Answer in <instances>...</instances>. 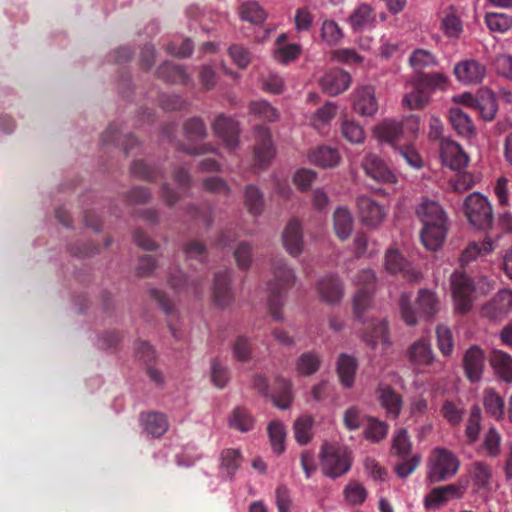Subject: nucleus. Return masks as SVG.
I'll return each mask as SVG.
<instances>
[{
  "instance_id": "obj_1",
  "label": "nucleus",
  "mask_w": 512,
  "mask_h": 512,
  "mask_svg": "<svg viewBox=\"0 0 512 512\" xmlns=\"http://www.w3.org/2000/svg\"><path fill=\"white\" fill-rule=\"evenodd\" d=\"M450 288L455 311L464 314L471 310L478 297L493 288V284L487 277H480L475 282L465 272L455 271L450 276Z\"/></svg>"
},
{
  "instance_id": "obj_2",
  "label": "nucleus",
  "mask_w": 512,
  "mask_h": 512,
  "mask_svg": "<svg viewBox=\"0 0 512 512\" xmlns=\"http://www.w3.org/2000/svg\"><path fill=\"white\" fill-rule=\"evenodd\" d=\"M419 130V118L410 115L402 119H383L372 128V135L378 142L389 144L394 149L402 140H415Z\"/></svg>"
},
{
  "instance_id": "obj_3",
  "label": "nucleus",
  "mask_w": 512,
  "mask_h": 512,
  "mask_svg": "<svg viewBox=\"0 0 512 512\" xmlns=\"http://www.w3.org/2000/svg\"><path fill=\"white\" fill-rule=\"evenodd\" d=\"M460 468L458 456L444 447H435L427 460V477L431 482L445 481L454 477Z\"/></svg>"
},
{
  "instance_id": "obj_4",
  "label": "nucleus",
  "mask_w": 512,
  "mask_h": 512,
  "mask_svg": "<svg viewBox=\"0 0 512 512\" xmlns=\"http://www.w3.org/2000/svg\"><path fill=\"white\" fill-rule=\"evenodd\" d=\"M321 469L330 478L346 474L351 468V453L344 446L324 444L320 452Z\"/></svg>"
},
{
  "instance_id": "obj_5",
  "label": "nucleus",
  "mask_w": 512,
  "mask_h": 512,
  "mask_svg": "<svg viewBox=\"0 0 512 512\" xmlns=\"http://www.w3.org/2000/svg\"><path fill=\"white\" fill-rule=\"evenodd\" d=\"M358 288L353 298V312L355 317L363 321L364 312L372 306V293L376 290L375 273L370 269L360 271L353 279Z\"/></svg>"
},
{
  "instance_id": "obj_6",
  "label": "nucleus",
  "mask_w": 512,
  "mask_h": 512,
  "mask_svg": "<svg viewBox=\"0 0 512 512\" xmlns=\"http://www.w3.org/2000/svg\"><path fill=\"white\" fill-rule=\"evenodd\" d=\"M465 215L477 229H487L492 225L493 212L488 199L478 192L468 195L464 202Z\"/></svg>"
},
{
  "instance_id": "obj_7",
  "label": "nucleus",
  "mask_w": 512,
  "mask_h": 512,
  "mask_svg": "<svg viewBox=\"0 0 512 512\" xmlns=\"http://www.w3.org/2000/svg\"><path fill=\"white\" fill-rule=\"evenodd\" d=\"M357 207L361 222L369 228L378 227L387 216V208L370 196H359Z\"/></svg>"
},
{
  "instance_id": "obj_8",
  "label": "nucleus",
  "mask_w": 512,
  "mask_h": 512,
  "mask_svg": "<svg viewBox=\"0 0 512 512\" xmlns=\"http://www.w3.org/2000/svg\"><path fill=\"white\" fill-rule=\"evenodd\" d=\"M486 73L485 65L473 58L457 62L453 69L456 80L463 85L480 84L484 80Z\"/></svg>"
},
{
  "instance_id": "obj_9",
  "label": "nucleus",
  "mask_w": 512,
  "mask_h": 512,
  "mask_svg": "<svg viewBox=\"0 0 512 512\" xmlns=\"http://www.w3.org/2000/svg\"><path fill=\"white\" fill-rule=\"evenodd\" d=\"M353 110L362 117H374L378 111L375 89L364 85L354 90L352 94Z\"/></svg>"
},
{
  "instance_id": "obj_10",
  "label": "nucleus",
  "mask_w": 512,
  "mask_h": 512,
  "mask_svg": "<svg viewBox=\"0 0 512 512\" xmlns=\"http://www.w3.org/2000/svg\"><path fill=\"white\" fill-rule=\"evenodd\" d=\"M407 356L410 363L417 370H424L433 364L438 365V370L442 369V364L436 360L430 343L424 339L417 340L411 344L407 350Z\"/></svg>"
},
{
  "instance_id": "obj_11",
  "label": "nucleus",
  "mask_w": 512,
  "mask_h": 512,
  "mask_svg": "<svg viewBox=\"0 0 512 512\" xmlns=\"http://www.w3.org/2000/svg\"><path fill=\"white\" fill-rule=\"evenodd\" d=\"M440 156L444 165L452 170L465 168L469 163V156L455 141L444 139L440 146Z\"/></svg>"
},
{
  "instance_id": "obj_12",
  "label": "nucleus",
  "mask_w": 512,
  "mask_h": 512,
  "mask_svg": "<svg viewBox=\"0 0 512 512\" xmlns=\"http://www.w3.org/2000/svg\"><path fill=\"white\" fill-rule=\"evenodd\" d=\"M362 167L365 173L377 182L388 184L397 182V175L376 155H366Z\"/></svg>"
},
{
  "instance_id": "obj_13",
  "label": "nucleus",
  "mask_w": 512,
  "mask_h": 512,
  "mask_svg": "<svg viewBox=\"0 0 512 512\" xmlns=\"http://www.w3.org/2000/svg\"><path fill=\"white\" fill-rule=\"evenodd\" d=\"M485 366L484 351L476 345L469 347L463 356V368L471 382H478L482 378Z\"/></svg>"
},
{
  "instance_id": "obj_14",
  "label": "nucleus",
  "mask_w": 512,
  "mask_h": 512,
  "mask_svg": "<svg viewBox=\"0 0 512 512\" xmlns=\"http://www.w3.org/2000/svg\"><path fill=\"white\" fill-rule=\"evenodd\" d=\"M384 266L389 273H400L408 281H416L421 276L420 273L411 267L396 249L387 250Z\"/></svg>"
},
{
  "instance_id": "obj_15",
  "label": "nucleus",
  "mask_w": 512,
  "mask_h": 512,
  "mask_svg": "<svg viewBox=\"0 0 512 512\" xmlns=\"http://www.w3.org/2000/svg\"><path fill=\"white\" fill-rule=\"evenodd\" d=\"M377 20L375 10L366 3L358 4L351 12L348 22L354 32L372 29Z\"/></svg>"
},
{
  "instance_id": "obj_16",
  "label": "nucleus",
  "mask_w": 512,
  "mask_h": 512,
  "mask_svg": "<svg viewBox=\"0 0 512 512\" xmlns=\"http://www.w3.org/2000/svg\"><path fill=\"white\" fill-rule=\"evenodd\" d=\"M213 129L216 135L223 141L229 150H234L238 144V123L232 118L220 115L214 123Z\"/></svg>"
},
{
  "instance_id": "obj_17",
  "label": "nucleus",
  "mask_w": 512,
  "mask_h": 512,
  "mask_svg": "<svg viewBox=\"0 0 512 512\" xmlns=\"http://www.w3.org/2000/svg\"><path fill=\"white\" fill-rule=\"evenodd\" d=\"M351 84L349 73L341 69L327 72L320 80L324 92L330 96H336L346 91Z\"/></svg>"
},
{
  "instance_id": "obj_18",
  "label": "nucleus",
  "mask_w": 512,
  "mask_h": 512,
  "mask_svg": "<svg viewBox=\"0 0 512 512\" xmlns=\"http://www.w3.org/2000/svg\"><path fill=\"white\" fill-rule=\"evenodd\" d=\"M465 486L449 484L442 487L434 488L424 500L427 508H438L444 503L462 497Z\"/></svg>"
},
{
  "instance_id": "obj_19",
  "label": "nucleus",
  "mask_w": 512,
  "mask_h": 512,
  "mask_svg": "<svg viewBox=\"0 0 512 512\" xmlns=\"http://www.w3.org/2000/svg\"><path fill=\"white\" fill-rule=\"evenodd\" d=\"M320 299L328 304L339 303L344 295L342 282L333 275L323 277L317 284Z\"/></svg>"
},
{
  "instance_id": "obj_20",
  "label": "nucleus",
  "mask_w": 512,
  "mask_h": 512,
  "mask_svg": "<svg viewBox=\"0 0 512 512\" xmlns=\"http://www.w3.org/2000/svg\"><path fill=\"white\" fill-rule=\"evenodd\" d=\"M512 311V291L503 289L499 291L493 299L482 308L484 316L489 318H499Z\"/></svg>"
},
{
  "instance_id": "obj_21",
  "label": "nucleus",
  "mask_w": 512,
  "mask_h": 512,
  "mask_svg": "<svg viewBox=\"0 0 512 512\" xmlns=\"http://www.w3.org/2000/svg\"><path fill=\"white\" fill-rule=\"evenodd\" d=\"M416 214L423 225L447 222L445 211L434 200L423 199L416 207Z\"/></svg>"
},
{
  "instance_id": "obj_22",
  "label": "nucleus",
  "mask_w": 512,
  "mask_h": 512,
  "mask_svg": "<svg viewBox=\"0 0 512 512\" xmlns=\"http://www.w3.org/2000/svg\"><path fill=\"white\" fill-rule=\"evenodd\" d=\"M447 222L423 225L421 240L423 245L432 251L438 250L445 242Z\"/></svg>"
},
{
  "instance_id": "obj_23",
  "label": "nucleus",
  "mask_w": 512,
  "mask_h": 512,
  "mask_svg": "<svg viewBox=\"0 0 512 512\" xmlns=\"http://www.w3.org/2000/svg\"><path fill=\"white\" fill-rule=\"evenodd\" d=\"M448 118L458 135L465 138H472L476 135V128L471 117L460 108H450Z\"/></svg>"
},
{
  "instance_id": "obj_24",
  "label": "nucleus",
  "mask_w": 512,
  "mask_h": 512,
  "mask_svg": "<svg viewBox=\"0 0 512 512\" xmlns=\"http://www.w3.org/2000/svg\"><path fill=\"white\" fill-rule=\"evenodd\" d=\"M295 282V275L284 262L279 261L273 266V281L270 283V289L273 294H280L286 291Z\"/></svg>"
},
{
  "instance_id": "obj_25",
  "label": "nucleus",
  "mask_w": 512,
  "mask_h": 512,
  "mask_svg": "<svg viewBox=\"0 0 512 512\" xmlns=\"http://www.w3.org/2000/svg\"><path fill=\"white\" fill-rule=\"evenodd\" d=\"M242 463L239 449L227 448L221 451L219 457V474L222 478L232 479Z\"/></svg>"
},
{
  "instance_id": "obj_26",
  "label": "nucleus",
  "mask_w": 512,
  "mask_h": 512,
  "mask_svg": "<svg viewBox=\"0 0 512 512\" xmlns=\"http://www.w3.org/2000/svg\"><path fill=\"white\" fill-rule=\"evenodd\" d=\"M283 245L287 252L297 256L302 252L303 239L302 228L298 221H290L285 227L282 235Z\"/></svg>"
},
{
  "instance_id": "obj_27",
  "label": "nucleus",
  "mask_w": 512,
  "mask_h": 512,
  "mask_svg": "<svg viewBox=\"0 0 512 512\" xmlns=\"http://www.w3.org/2000/svg\"><path fill=\"white\" fill-rule=\"evenodd\" d=\"M308 158L311 163L322 168L336 167L341 161L339 151L330 146H320L312 149Z\"/></svg>"
},
{
  "instance_id": "obj_28",
  "label": "nucleus",
  "mask_w": 512,
  "mask_h": 512,
  "mask_svg": "<svg viewBox=\"0 0 512 512\" xmlns=\"http://www.w3.org/2000/svg\"><path fill=\"white\" fill-rule=\"evenodd\" d=\"M369 333L363 336L364 341L371 346L372 349H378L380 352H385L390 346L388 337V326L385 321H379L371 326Z\"/></svg>"
},
{
  "instance_id": "obj_29",
  "label": "nucleus",
  "mask_w": 512,
  "mask_h": 512,
  "mask_svg": "<svg viewBox=\"0 0 512 512\" xmlns=\"http://www.w3.org/2000/svg\"><path fill=\"white\" fill-rule=\"evenodd\" d=\"M494 373L505 382H512V356L501 350H493L489 359Z\"/></svg>"
},
{
  "instance_id": "obj_30",
  "label": "nucleus",
  "mask_w": 512,
  "mask_h": 512,
  "mask_svg": "<svg viewBox=\"0 0 512 512\" xmlns=\"http://www.w3.org/2000/svg\"><path fill=\"white\" fill-rule=\"evenodd\" d=\"M140 421L143 430L152 437H161L169 428L166 416L158 412L142 414Z\"/></svg>"
},
{
  "instance_id": "obj_31",
  "label": "nucleus",
  "mask_w": 512,
  "mask_h": 512,
  "mask_svg": "<svg viewBox=\"0 0 512 512\" xmlns=\"http://www.w3.org/2000/svg\"><path fill=\"white\" fill-rule=\"evenodd\" d=\"M494 250V243L490 239L470 242L462 251L459 261L461 265H468L474 260L482 258Z\"/></svg>"
},
{
  "instance_id": "obj_32",
  "label": "nucleus",
  "mask_w": 512,
  "mask_h": 512,
  "mask_svg": "<svg viewBox=\"0 0 512 512\" xmlns=\"http://www.w3.org/2000/svg\"><path fill=\"white\" fill-rule=\"evenodd\" d=\"M337 113V105L333 102H327L319 108L310 118V123L318 132L324 134L327 132L330 122Z\"/></svg>"
},
{
  "instance_id": "obj_33",
  "label": "nucleus",
  "mask_w": 512,
  "mask_h": 512,
  "mask_svg": "<svg viewBox=\"0 0 512 512\" xmlns=\"http://www.w3.org/2000/svg\"><path fill=\"white\" fill-rule=\"evenodd\" d=\"M275 151L271 141L270 133L266 128L257 131V145L255 156L261 165L268 163L274 157Z\"/></svg>"
},
{
  "instance_id": "obj_34",
  "label": "nucleus",
  "mask_w": 512,
  "mask_h": 512,
  "mask_svg": "<svg viewBox=\"0 0 512 512\" xmlns=\"http://www.w3.org/2000/svg\"><path fill=\"white\" fill-rule=\"evenodd\" d=\"M483 405L486 413L496 420H502L505 415L503 398L492 388L483 392Z\"/></svg>"
},
{
  "instance_id": "obj_35",
  "label": "nucleus",
  "mask_w": 512,
  "mask_h": 512,
  "mask_svg": "<svg viewBox=\"0 0 512 512\" xmlns=\"http://www.w3.org/2000/svg\"><path fill=\"white\" fill-rule=\"evenodd\" d=\"M357 361L352 356L342 354L337 361V373L341 384L347 388L354 384Z\"/></svg>"
},
{
  "instance_id": "obj_36",
  "label": "nucleus",
  "mask_w": 512,
  "mask_h": 512,
  "mask_svg": "<svg viewBox=\"0 0 512 512\" xmlns=\"http://www.w3.org/2000/svg\"><path fill=\"white\" fill-rule=\"evenodd\" d=\"M230 275L228 272L217 274L213 286V298L216 305L224 307L232 299L229 287Z\"/></svg>"
},
{
  "instance_id": "obj_37",
  "label": "nucleus",
  "mask_w": 512,
  "mask_h": 512,
  "mask_svg": "<svg viewBox=\"0 0 512 512\" xmlns=\"http://www.w3.org/2000/svg\"><path fill=\"white\" fill-rule=\"evenodd\" d=\"M314 419L310 415L299 416L293 424V433L295 440L300 445L308 444L314 435Z\"/></svg>"
},
{
  "instance_id": "obj_38",
  "label": "nucleus",
  "mask_w": 512,
  "mask_h": 512,
  "mask_svg": "<svg viewBox=\"0 0 512 512\" xmlns=\"http://www.w3.org/2000/svg\"><path fill=\"white\" fill-rule=\"evenodd\" d=\"M286 34H281L276 40V48L274 50V58L281 63H289L294 61L301 52V46L298 44H285Z\"/></svg>"
},
{
  "instance_id": "obj_39",
  "label": "nucleus",
  "mask_w": 512,
  "mask_h": 512,
  "mask_svg": "<svg viewBox=\"0 0 512 512\" xmlns=\"http://www.w3.org/2000/svg\"><path fill=\"white\" fill-rule=\"evenodd\" d=\"M416 303L419 311L429 318H433L439 312V299L434 291L420 290Z\"/></svg>"
},
{
  "instance_id": "obj_40",
  "label": "nucleus",
  "mask_w": 512,
  "mask_h": 512,
  "mask_svg": "<svg viewBox=\"0 0 512 512\" xmlns=\"http://www.w3.org/2000/svg\"><path fill=\"white\" fill-rule=\"evenodd\" d=\"M353 217L345 207H338L334 212V230L340 239H346L353 229Z\"/></svg>"
},
{
  "instance_id": "obj_41",
  "label": "nucleus",
  "mask_w": 512,
  "mask_h": 512,
  "mask_svg": "<svg viewBox=\"0 0 512 512\" xmlns=\"http://www.w3.org/2000/svg\"><path fill=\"white\" fill-rule=\"evenodd\" d=\"M380 402L386 413L391 417H398L402 408V399L389 386H381L379 389Z\"/></svg>"
},
{
  "instance_id": "obj_42",
  "label": "nucleus",
  "mask_w": 512,
  "mask_h": 512,
  "mask_svg": "<svg viewBox=\"0 0 512 512\" xmlns=\"http://www.w3.org/2000/svg\"><path fill=\"white\" fill-rule=\"evenodd\" d=\"M474 109L479 111L484 120L491 121L497 112V103L494 94L490 91H483L478 94Z\"/></svg>"
},
{
  "instance_id": "obj_43",
  "label": "nucleus",
  "mask_w": 512,
  "mask_h": 512,
  "mask_svg": "<svg viewBox=\"0 0 512 512\" xmlns=\"http://www.w3.org/2000/svg\"><path fill=\"white\" fill-rule=\"evenodd\" d=\"M409 64L415 71H421L438 65L436 55L423 48L415 49L409 56Z\"/></svg>"
},
{
  "instance_id": "obj_44",
  "label": "nucleus",
  "mask_w": 512,
  "mask_h": 512,
  "mask_svg": "<svg viewBox=\"0 0 512 512\" xmlns=\"http://www.w3.org/2000/svg\"><path fill=\"white\" fill-rule=\"evenodd\" d=\"M442 20V29L449 38H458L463 32L462 21L457 15L456 8L450 5L445 11Z\"/></svg>"
},
{
  "instance_id": "obj_45",
  "label": "nucleus",
  "mask_w": 512,
  "mask_h": 512,
  "mask_svg": "<svg viewBox=\"0 0 512 512\" xmlns=\"http://www.w3.org/2000/svg\"><path fill=\"white\" fill-rule=\"evenodd\" d=\"M340 132L345 140L351 144H361L366 138L363 127L356 121L344 119L340 124Z\"/></svg>"
},
{
  "instance_id": "obj_46",
  "label": "nucleus",
  "mask_w": 512,
  "mask_h": 512,
  "mask_svg": "<svg viewBox=\"0 0 512 512\" xmlns=\"http://www.w3.org/2000/svg\"><path fill=\"white\" fill-rule=\"evenodd\" d=\"M268 435L274 453L281 454L285 451L286 428L280 421H272L268 425Z\"/></svg>"
},
{
  "instance_id": "obj_47",
  "label": "nucleus",
  "mask_w": 512,
  "mask_h": 512,
  "mask_svg": "<svg viewBox=\"0 0 512 512\" xmlns=\"http://www.w3.org/2000/svg\"><path fill=\"white\" fill-rule=\"evenodd\" d=\"M484 20L488 29L494 33H506L512 28V16L505 13H487Z\"/></svg>"
},
{
  "instance_id": "obj_48",
  "label": "nucleus",
  "mask_w": 512,
  "mask_h": 512,
  "mask_svg": "<svg viewBox=\"0 0 512 512\" xmlns=\"http://www.w3.org/2000/svg\"><path fill=\"white\" fill-rule=\"evenodd\" d=\"M468 473L478 489L487 488L489 486L492 473L487 464L483 462L472 463Z\"/></svg>"
},
{
  "instance_id": "obj_49",
  "label": "nucleus",
  "mask_w": 512,
  "mask_h": 512,
  "mask_svg": "<svg viewBox=\"0 0 512 512\" xmlns=\"http://www.w3.org/2000/svg\"><path fill=\"white\" fill-rule=\"evenodd\" d=\"M320 35L322 40L330 45H338L344 38V33L334 20H324L321 25Z\"/></svg>"
},
{
  "instance_id": "obj_50",
  "label": "nucleus",
  "mask_w": 512,
  "mask_h": 512,
  "mask_svg": "<svg viewBox=\"0 0 512 512\" xmlns=\"http://www.w3.org/2000/svg\"><path fill=\"white\" fill-rule=\"evenodd\" d=\"M388 433V425L376 418H367L364 429V437L374 443L382 441Z\"/></svg>"
},
{
  "instance_id": "obj_51",
  "label": "nucleus",
  "mask_w": 512,
  "mask_h": 512,
  "mask_svg": "<svg viewBox=\"0 0 512 512\" xmlns=\"http://www.w3.org/2000/svg\"><path fill=\"white\" fill-rule=\"evenodd\" d=\"M343 494L345 501L349 505L353 506L363 504L367 498V491L365 487L363 484L356 480H351L348 482L344 488Z\"/></svg>"
},
{
  "instance_id": "obj_52",
  "label": "nucleus",
  "mask_w": 512,
  "mask_h": 512,
  "mask_svg": "<svg viewBox=\"0 0 512 512\" xmlns=\"http://www.w3.org/2000/svg\"><path fill=\"white\" fill-rule=\"evenodd\" d=\"M320 367V358L312 352L303 353L296 361V372L299 376L314 374Z\"/></svg>"
},
{
  "instance_id": "obj_53",
  "label": "nucleus",
  "mask_w": 512,
  "mask_h": 512,
  "mask_svg": "<svg viewBox=\"0 0 512 512\" xmlns=\"http://www.w3.org/2000/svg\"><path fill=\"white\" fill-rule=\"evenodd\" d=\"M228 421L231 428L240 432H248L254 426L253 417L242 408L234 409Z\"/></svg>"
},
{
  "instance_id": "obj_54",
  "label": "nucleus",
  "mask_w": 512,
  "mask_h": 512,
  "mask_svg": "<svg viewBox=\"0 0 512 512\" xmlns=\"http://www.w3.org/2000/svg\"><path fill=\"white\" fill-rule=\"evenodd\" d=\"M240 16L243 20L260 24L266 19L265 11L255 1L245 2L240 9Z\"/></svg>"
},
{
  "instance_id": "obj_55",
  "label": "nucleus",
  "mask_w": 512,
  "mask_h": 512,
  "mask_svg": "<svg viewBox=\"0 0 512 512\" xmlns=\"http://www.w3.org/2000/svg\"><path fill=\"white\" fill-rule=\"evenodd\" d=\"M412 443L409 439L408 432L404 428L397 429L392 438V450L398 456L404 457L411 451Z\"/></svg>"
},
{
  "instance_id": "obj_56",
  "label": "nucleus",
  "mask_w": 512,
  "mask_h": 512,
  "mask_svg": "<svg viewBox=\"0 0 512 512\" xmlns=\"http://www.w3.org/2000/svg\"><path fill=\"white\" fill-rule=\"evenodd\" d=\"M420 84L430 90H444L449 85V77L443 72H432L420 77Z\"/></svg>"
},
{
  "instance_id": "obj_57",
  "label": "nucleus",
  "mask_w": 512,
  "mask_h": 512,
  "mask_svg": "<svg viewBox=\"0 0 512 512\" xmlns=\"http://www.w3.org/2000/svg\"><path fill=\"white\" fill-rule=\"evenodd\" d=\"M394 150L401 155L410 167L414 169H420L423 167V159L412 143L407 145L399 144L398 147L394 148Z\"/></svg>"
},
{
  "instance_id": "obj_58",
  "label": "nucleus",
  "mask_w": 512,
  "mask_h": 512,
  "mask_svg": "<svg viewBox=\"0 0 512 512\" xmlns=\"http://www.w3.org/2000/svg\"><path fill=\"white\" fill-rule=\"evenodd\" d=\"M420 82L414 86V90L403 97V105L409 109L422 108L429 102V95L421 89Z\"/></svg>"
},
{
  "instance_id": "obj_59",
  "label": "nucleus",
  "mask_w": 512,
  "mask_h": 512,
  "mask_svg": "<svg viewBox=\"0 0 512 512\" xmlns=\"http://www.w3.org/2000/svg\"><path fill=\"white\" fill-rule=\"evenodd\" d=\"M436 335L438 348L442 355L451 356L454 350V340L450 329L444 325H438Z\"/></svg>"
},
{
  "instance_id": "obj_60",
  "label": "nucleus",
  "mask_w": 512,
  "mask_h": 512,
  "mask_svg": "<svg viewBox=\"0 0 512 512\" xmlns=\"http://www.w3.org/2000/svg\"><path fill=\"white\" fill-rule=\"evenodd\" d=\"M250 112L257 118L269 122L275 121L278 118L277 110L264 100L251 102Z\"/></svg>"
},
{
  "instance_id": "obj_61",
  "label": "nucleus",
  "mask_w": 512,
  "mask_h": 512,
  "mask_svg": "<svg viewBox=\"0 0 512 512\" xmlns=\"http://www.w3.org/2000/svg\"><path fill=\"white\" fill-rule=\"evenodd\" d=\"M294 27L298 33L307 32L314 22V15L307 7L296 9L293 17Z\"/></svg>"
},
{
  "instance_id": "obj_62",
  "label": "nucleus",
  "mask_w": 512,
  "mask_h": 512,
  "mask_svg": "<svg viewBox=\"0 0 512 512\" xmlns=\"http://www.w3.org/2000/svg\"><path fill=\"white\" fill-rule=\"evenodd\" d=\"M281 392L273 396L274 404L282 410H286L291 406L293 401L292 385L287 380L280 381Z\"/></svg>"
},
{
  "instance_id": "obj_63",
  "label": "nucleus",
  "mask_w": 512,
  "mask_h": 512,
  "mask_svg": "<svg viewBox=\"0 0 512 512\" xmlns=\"http://www.w3.org/2000/svg\"><path fill=\"white\" fill-rule=\"evenodd\" d=\"M364 471L374 481L384 482L388 479L387 470L374 458L367 457L364 461Z\"/></svg>"
},
{
  "instance_id": "obj_64",
  "label": "nucleus",
  "mask_w": 512,
  "mask_h": 512,
  "mask_svg": "<svg viewBox=\"0 0 512 512\" xmlns=\"http://www.w3.org/2000/svg\"><path fill=\"white\" fill-rule=\"evenodd\" d=\"M333 60L346 65H355L363 62V57L352 48H342L333 51Z\"/></svg>"
}]
</instances>
